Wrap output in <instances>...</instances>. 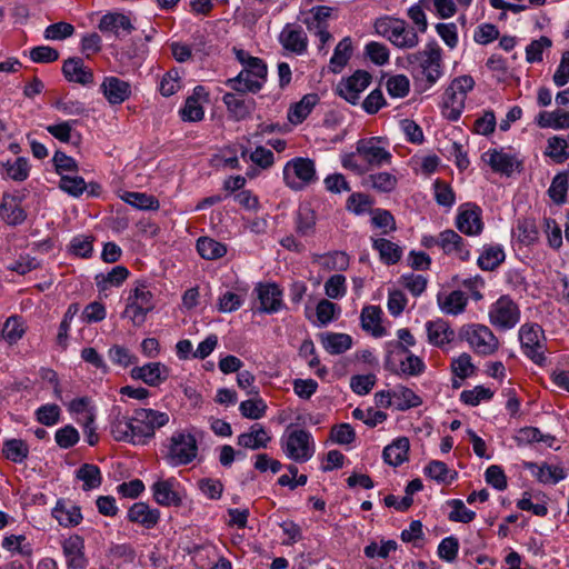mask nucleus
I'll list each match as a JSON object with an SVG mask.
<instances>
[{
	"label": "nucleus",
	"mask_w": 569,
	"mask_h": 569,
	"mask_svg": "<svg viewBox=\"0 0 569 569\" xmlns=\"http://www.w3.org/2000/svg\"><path fill=\"white\" fill-rule=\"evenodd\" d=\"M64 77L72 82L88 86L93 82V73L91 69L84 66L80 58H70L62 66Z\"/></svg>",
	"instance_id": "2f4dec72"
},
{
	"label": "nucleus",
	"mask_w": 569,
	"mask_h": 569,
	"mask_svg": "<svg viewBox=\"0 0 569 569\" xmlns=\"http://www.w3.org/2000/svg\"><path fill=\"white\" fill-rule=\"evenodd\" d=\"M398 548V543L395 540H381V543L378 545L376 541L370 542L363 549V553L367 558L373 559L378 558H388L390 552L396 551Z\"/></svg>",
	"instance_id": "052dcab7"
},
{
	"label": "nucleus",
	"mask_w": 569,
	"mask_h": 569,
	"mask_svg": "<svg viewBox=\"0 0 569 569\" xmlns=\"http://www.w3.org/2000/svg\"><path fill=\"white\" fill-rule=\"evenodd\" d=\"M52 517L60 526L66 528L76 527L82 521L80 508L71 501L58 500L52 509Z\"/></svg>",
	"instance_id": "a878e982"
},
{
	"label": "nucleus",
	"mask_w": 569,
	"mask_h": 569,
	"mask_svg": "<svg viewBox=\"0 0 569 569\" xmlns=\"http://www.w3.org/2000/svg\"><path fill=\"white\" fill-rule=\"evenodd\" d=\"M481 214L482 211L477 204L470 202L463 203L458 209L456 227L467 236H478L483 229Z\"/></svg>",
	"instance_id": "2eb2a0df"
},
{
	"label": "nucleus",
	"mask_w": 569,
	"mask_h": 569,
	"mask_svg": "<svg viewBox=\"0 0 569 569\" xmlns=\"http://www.w3.org/2000/svg\"><path fill=\"white\" fill-rule=\"evenodd\" d=\"M267 408L264 400L256 397L242 401L239 406V411L247 419L258 420L266 415Z\"/></svg>",
	"instance_id": "13d9d810"
},
{
	"label": "nucleus",
	"mask_w": 569,
	"mask_h": 569,
	"mask_svg": "<svg viewBox=\"0 0 569 569\" xmlns=\"http://www.w3.org/2000/svg\"><path fill=\"white\" fill-rule=\"evenodd\" d=\"M0 218L9 226L21 224L26 218V211L21 207L18 196L4 193L0 203Z\"/></svg>",
	"instance_id": "b1692460"
},
{
	"label": "nucleus",
	"mask_w": 569,
	"mask_h": 569,
	"mask_svg": "<svg viewBox=\"0 0 569 569\" xmlns=\"http://www.w3.org/2000/svg\"><path fill=\"white\" fill-rule=\"evenodd\" d=\"M282 177L288 188L300 191L318 180L316 163L310 158H293L284 164Z\"/></svg>",
	"instance_id": "0eeeda50"
},
{
	"label": "nucleus",
	"mask_w": 569,
	"mask_h": 569,
	"mask_svg": "<svg viewBox=\"0 0 569 569\" xmlns=\"http://www.w3.org/2000/svg\"><path fill=\"white\" fill-rule=\"evenodd\" d=\"M525 468L543 485H556L567 476L561 467L546 462L540 465L536 462H525Z\"/></svg>",
	"instance_id": "393cba45"
},
{
	"label": "nucleus",
	"mask_w": 569,
	"mask_h": 569,
	"mask_svg": "<svg viewBox=\"0 0 569 569\" xmlns=\"http://www.w3.org/2000/svg\"><path fill=\"white\" fill-rule=\"evenodd\" d=\"M197 250L199 254L207 260H216L227 253V247L223 243L209 237L198 239Z\"/></svg>",
	"instance_id": "37998d69"
},
{
	"label": "nucleus",
	"mask_w": 569,
	"mask_h": 569,
	"mask_svg": "<svg viewBox=\"0 0 569 569\" xmlns=\"http://www.w3.org/2000/svg\"><path fill=\"white\" fill-rule=\"evenodd\" d=\"M254 291L260 302L259 312L276 313L283 308L282 290L276 283H260Z\"/></svg>",
	"instance_id": "a211bd4d"
},
{
	"label": "nucleus",
	"mask_w": 569,
	"mask_h": 569,
	"mask_svg": "<svg viewBox=\"0 0 569 569\" xmlns=\"http://www.w3.org/2000/svg\"><path fill=\"white\" fill-rule=\"evenodd\" d=\"M372 77L365 70H357L350 77L342 78L337 87L336 92L339 97L351 104H357L360 94L370 86Z\"/></svg>",
	"instance_id": "4468645a"
},
{
	"label": "nucleus",
	"mask_w": 569,
	"mask_h": 569,
	"mask_svg": "<svg viewBox=\"0 0 569 569\" xmlns=\"http://www.w3.org/2000/svg\"><path fill=\"white\" fill-rule=\"evenodd\" d=\"M128 276L129 270L124 266H116L108 272L98 273L94 280L99 290L104 291L121 286Z\"/></svg>",
	"instance_id": "e433bc0d"
},
{
	"label": "nucleus",
	"mask_w": 569,
	"mask_h": 569,
	"mask_svg": "<svg viewBox=\"0 0 569 569\" xmlns=\"http://www.w3.org/2000/svg\"><path fill=\"white\" fill-rule=\"evenodd\" d=\"M279 42L283 49L303 54L308 48V37L300 26L287 23L279 34Z\"/></svg>",
	"instance_id": "aec40b11"
},
{
	"label": "nucleus",
	"mask_w": 569,
	"mask_h": 569,
	"mask_svg": "<svg viewBox=\"0 0 569 569\" xmlns=\"http://www.w3.org/2000/svg\"><path fill=\"white\" fill-rule=\"evenodd\" d=\"M373 27L379 36L386 38L399 49H413L420 42L416 29L403 19L390 16L381 17L375 21Z\"/></svg>",
	"instance_id": "7ed1b4c3"
},
{
	"label": "nucleus",
	"mask_w": 569,
	"mask_h": 569,
	"mask_svg": "<svg viewBox=\"0 0 569 569\" xmlns=\"http://www.w3.org/2000/svg\"><path fill=\"white\" fill-rule=\"evenodd\" d=\"M407 69L421 90L431 89L445 74L442 49L435 41L428 42L422 50L409 53Z\"/></svg>",
	"instance_id": "f03ea898"
},
{
	"label": "nucleus",
	"mask_w": 569,
	"mask_h": 569,
	"mask_svg": "<svg viewBox=\"0 0 569 569\" xmlns=\"http://www.w3.org/2000/svg\"><path fill=\"white\" fill-rule=\"evenodd\" d=\"M62 552L68 569H86L88 559L84 555V540L79 535H71L62 543Z\"/></svg>",
	"instance_id": "f3484780"
},
{
	"label": "nucleus",
	"mask_w": 569,
	"mask_h": 569,
	"mask_svg": "<svg viewBox=\"0 0 569 569\" xmlns=\"http://www.w3.org/2000/svg\"><path fill=\"white\" fill-rule=\"evenodd\" d=\"M325 293L330 299H341L347 293V279L343 274L336 273L325 282Z\"/></svg>",
	"instance_id": "bf43d9fd"
},
{
	"label": "nucleus",
	"mask_w": 569,
	"mask_h": 569,
	"mask_svg": "<svg viewBox=\"0 0 569 569\" xmlns=\"http://www.w3.org/2000/svg\"><path fill=\"white\" fill-rule=\"evenodd\" d=\"M1 546L11 553H18L26 558L32 555V546L23 535H10L4 537Z\"/></svg>",
	"instance_id": "8fccbe9b"
},
{
	"label": "nucleus",
	"mask_w": 569,
	"mask_h": 569,
	"mask_svg": "<svg viewBox=\"0 0 569 569\" xmlns=\"http://www.w3.org/2000/svg\"><path fill=\"white\" fill-rule=\"evenodd\" d=\"M120 198L126 203L140 210H156L159 208V201L153 196L143 192L124 191Z\"/></svg>",
	"instance_id": "49530a36"
},
{
	"label": "nucleus",
	"mask_w": 569,
	"mask_h": 569,
	"mask_svg": "<svg viewBox=\"0 0 569 569\" xmlns=\"http://www.w3.org/2000/svg\"><path fill=\"white\" fill-rule=\"evenodd\" d=\"M519 340L523 353L537 365L546 360V338L542 328L537 323H525L519 329Z\"/></svg>",
	"instance_id": "9b49d317"
},
{
	"label": "nucleus",
	"mask_w": 569,
	"mask_h": 569,
	"mask_svg": "<svg viewBox=\"0 0 569 569\" xmlns=\"http://www.w3.org/2000/svg\"><path fill=\"white\" fill-rule=\"evenodd\" d=\"M332 9L328 6H317L309 10L308 17L303 19V23L308 30L328 27V19L330 18Z\"/></svg>",
	"instance_id": "5fc2aeb1"
},
{
	"label": "nucleus",
	"mask_w": 569,
	"mask_h": 569,
	"mask_svg": "<svg viewBox=\"0 0 569 569\" xmlns=\"http://www.w3.org/2000/svg\"><path fill=\"white\" fill-rule=\"evenodd\" d=\"M76 477L83 482L82 488L86 491L98 488L102 481L100 469L91 463L82 465L77 470Z\"/></svg>",
	"instance_id": "09e8293b"
},
{
	"label": "nucleus",
	"mask_w": 569,
	"mask_h": 569,
	"mask_svg": "<svg viewBox=\"0 0 569 569\" xmlns=\"http://www.w3.org/2000/svg\"><path fill=\"white\" fill-rule=\"evenodd\" d=\"M490 323L500 329H512L520 320V310L509 297L502 296L489 307Z\"/></svg>",
	"instance_id": "ddd939ff"
},
{
	"label": "nucleus",
	"mask_w": 569,
	"mask_h": 569,
	"mask_svg": "<svg viewBox=\"0 0 569 569\" xmlns=\"http://www.w3.org/2000/svg\"><path fill=\"white\" fill-rule=\"evenodd\" d=\"M382 311L377 306H367L361 311V326L362 329L371 332L375 337H382L386 335L385 328L381 326Z\"/></svg>",
	"instance_id": "c9c22d12"
},
{
	"label": "nucleus",
	"mask_w": 569,
	"mask_h": 569,
	"mask_svg": "<svg viewBox=\"0 0 569 569\" xmlns=\"http://www.w3.org/2000/svg\"><path fill=\"white\" fill-rule=\"evenodd\" d=\"M409 440L406 437H400L388 445L382 452L386 463L398 467L408 459Z\"/></svg>",
	"instance_id": "473e14b6"
},
{
	"label": "nucleus",
	"mask_w": 569,
	"mask_h": 569,
	"mask_svg": "<svg viewBox=\"0 0 569 569\" xmlns=\"http://www.w3.org/2000/svg\"><path fill=\"white\" fill-rule=\"evenodd\" d=\"M321 342L329 353L340 355L351 348L352 338L347 333L328 332L322 335Z\"/></svg>",
	"instance_id": "4c0bfd02"
},
{
	"label": "nucleus",
	"mask_w": 569,
	"mask_h": 569,
	"mask_svg": "<svg viewBox=\"0 0 569 569\" xmlns=\"http://www.w3.org/2000/svg\"><path fill=\"white\" fill-rule=\"evenodd\" d=\"M505 260V251L500 246L485 248L478 258V266L486 271L496 269Z\"/></svg>",
	"instance_id": "603ef678"
},
{
	"label": "nucleus",
	"mask_w": 569,
	"mask_h": 569,
	"mask_svg": "<svg viewBox=\"0 0 569 569\" xmlns=\"http://www.w3.org/2000/svg\"><path fill=\"white\" fill-rule=\"evenodd\" d=\"M280 445L284 456L298 463L309 461L316 452L312 435L303 429L287 431L281 437Z\"/></svg>",
	"instance_id": "423d86ee"
},
{
	"label": "nucleus",
	"mask_w": 569,
	"mask_h": 569,
	"mask_svg": "<svg viewBox=\"0 0 569 569\" xmlns=\"http://www.w3.org/2000/svg\"><path fill=\"white\" fill-rule=\"evenodd\" d=\"M470 76L455 78L443 92L441 110L446 119L457 121L465 110L468 93L473 89Z\"/></svg>",
	"instance_id": "20e7f679"
},
{
	"label": "nucleus",
	"mask_w": 569,
	"mask_h": 569,
	"mask_svg": "<svg viewBox=\"0 0 569 569\" xmlns=\"http://www.w3.org/2000/svg\"><path fill=\"white\" fill-rule=\"evenodd\" d=\"M485 161L496 172L510 176L519 166L515 156L502 150L491 149L483 154Z\"/></svg>",
	"instance_id": "cd10ccee"
},
{
	"label": "nucleus",
	"mask_w": 569,
	"mask_h": 569,
	"mask_svg": "<svg viewBox=\"0 0 569 569\" xmlns=\"http://www.w3.org/2000/svg\"><path fill=\"white\" fill-rule=\"evenodd\" d=\"M439 248L448 254L466 261L470 257V251L465 244L463 239L453 230L447 229L439 233Z\"/></svg>",
	"instance_id": "5701e85b"
},
{
	"label": "nucleus",
	"mask_w": 569,
	"mask_h": 569,
	"mask_svg": "<svg viewBox=\"0 0 569 569\" xmlns=\"http://www.w3.org/2000/svg\"><path fill=\"white\" fill-rule=\"evenodd\" d=\"M461 337L467 340L471 349L482 356L495 353L499 341L493 332L485 325L471 323L461 328Z\"/></svg>",
	"instance_id": "f8f14e48"
},
{
	"label": "nucleus",
	"mask_w": 569,
	"mask_h": 569,
	"mask_svg": "<svg viewBox=\"0 0 569 569\" xmlns=\"http://www.w3.org/2000/svg\"><path fill=\"white\" fill-rule=\"evenodd\" d=\"M130 376L150 387H158L168 379L169 369L161 362H149L141 367H134L130 371Z\"/></svg>",
	"instance_id": "412c9836"
},
{
	"label": "nucleus",
	"mask_w": 569,
	"mask_h": 569,
	"mask_svg": "<svg viewBox=\"0 0 569 569\" xmlns=\"http://www.w3.org/2000/svg\"><path fill=\"white\" fill-rule=\"evenodd\" d=\"M98 28L102 32H110L116 36H119L121 30L130 33L133 29L130 19L122 13L104 14L100 19Z\"/></svg>",
	"instance_id": "f704fd0d"
},
{
	"label": "nucleus",
	"mask_w": 569,
	"mask_h": 569,
	"mask_svg": "<svg viewBox=\"0 0 569 569\" xmlns=\"http://www.w3.org/2000/svg\"><path fill=\"white\" fill-rule=\"evenodd\" d=\"M410 81L405 74H397L388 79L387 91L392 98H403L409 93Z\"/></svg>",
	"instance_id": "774afa93"
},
{
	"label": "nucleus",
	"mask_w": 569,
	"mask_h": 569,
	"mask_svg": "<svg viewBox=\"0 0 569 569\" xmlns=\"http://www.w3.org/2000/svg\"><path fill=\"white\" fill-rule=\"evenodd\" d=\"M387 147V141L380 137H371L357 141V154L367 168V172L371 169L391 163L392 154Z\"/></svg>",
	"instance_id": "1a4fd4ad"
},
{
	"label": "nucleus",
	"mask_w": 569,
	"mask_h": 569,
	"mask_svg": "<svg viewBox=\"0 0 569 569\" xmlns=\"http://www.w3.org/2000/svg\"><path fill=\"white\" fill-rule=\"evenodd\" d=\"M169 413L151 408H138L132 416L121 413L120 408L111 411L110 433L116 441L133 446L147 445L156 430L169 423Z\"/></svg>",
	"instance_id": "f257e3e1"
},
{
	"label": "nucleus",
	"mask_w": 569,
	"mask_h": 569,
	"mask_svg": "<svg viewBox=\"0 0 569 569\" xmlns=\"http://www.w3.org/2000/svg\"><path fill=\"white\" fill-rule=\"evenodd\" d=\"M316 227V213L309 207H301L296 217V231L302 237L313 233Z\"/></svg>",
	"instance_id": "6e6d98bb"
},
{
	"label": "nucleus",
	"mask_w": 569,
	"mask_h": 569,
	"mask_svg": "<svg viewBox=\"0 0 569 569\" xmlns=\"http://www.w3.org/2000/svg\"><path fill=\"white\" fill-rule=\"evenodd\" d=\"M426 331L429 343L442 348L455 339V331L443 319L428 321Z\"/></svg>",
	"instance_id": "c756f323"
},
{
	"label": "nucleus",
	"mask_w": 569,
	"mask_h": 569,
	"mask_svg": "<svg viewBox=\"0 0 569 569\" xmlns=\"http://www.w3.org/2000/svg\"><path fill=\"white\" fill-rule=\"evenodd\" d=\"M271 441L270 433L260 425H253L249 431L238 436L237 443L250 450H259L268 447Z\"/></svg>",
	"instance_id": "c85d7f7f"
},
{
	"label": "nucleus",
	"mask_w": 569,
	"mask_h": 569,
	"mask_svg": "<svg viewBox=\"0 0 569 569\" xmlns=\"http://www.w3.org/2000/svg\"><path fill=\"white\" fill-rule=\"evenodd\" d=\"M398 180L395 174L386 171L369 174L365 179V186L381 193H389L397 187Z\"/></svg>",
	"instance_id": "a19ab883"
},
{
	"label": "nucleus",
	"mask_w": 569,
	"mask_h": 569,
	"mask_svg": "<svg viewBox=\"0 0 569 569\" xmlns=\"http://www.w3.org/2000/svg\"><path fill=\"white\" fill-rule=\"evenodd\" d=\"M128 519L146 529H151L159 522L160 512L158 509L150 508L144 502H136L128 510Z\"/></svg>",
	"instance_id": "7c9ffc66"
},
{
	"label": "nucleus",
	"mask_w": 569,
	"mask_h": 569,
	"mask_svg": "<svg viewBox=\"0 0 569 569\" xmlns=\"http://www.w3.org/2000/svg\"><path fill=\"white\" fill-rule=\"evenodd\" d=\"M372 247L379 252L380 259L387 264L397 263L401 259L402 249L388 239H373Z\"/></svg>",
	"instance_id": "ea45409f"
},
{
	"label": "nucleus",
	"mask_w": 569,
	"mask_h": 569,
	"mask_svg": "<svg viewBox=\"0 0 569 569\" xmlns=\"http://www.w3.org/2000/svg\"><path fill=\"white\" fill-rule=\"evenodd\" d=\"M437 303L440 311L449 316L461 315L468 305V297L461 290H453L448 293H439Z\"/></svg>",
	"instance_id": "bb28decb"
},
{
	"label": "nucleus",
	"mask_w": 569,
	"mask_h": 569,
	"mask_svg": "<svg viewBox=\"0 0 569 569\" xmlns=\"http://www.w3.org/2000/svg\"><path fill=\"white\" fill-rule=\"evenodd\" d=\"M518 240L525 244L530 246L538 241L539 231L533 220L523 219L519 220L516 227Z\"/></svg>",
	"instance_id": "4d7b16f0"
},
{
	"label": "nucleus",
	"mask_w": 569,
	"mask_h": 569,
	"mask_svg": "<svg viewBox=\"0 0 569 569\" xmlns=\"http://www.w3.org/2000/svg\"><path fill=\"white\" fill-rule=\"evenodd\" d=\"M319 102V97L316 93H308L301 100L290 107L288 111V120L292 124H299L311 113L312 109Z\"/></svg>",
	"instance_id": "72a5a7b5"
},
{
	"label": "nucleus",
	"mask_w": 569,
	"mask_h": 569,
	"mask_svg": "<svg viewBox=\"0 0 569 569\" xmlns=\"http://www.w3.org/2000/svg\"><path fill=\"white\" fill-rule=\"evenodd\" d=\"M222 100L237 121L247 118L251 112L252 101L246 100L237 93H226Z\"/></svg>",
	"instance_id": "58836bf2"
},
{
	"label": "nucleus",
	"mask_w": 569,
	"mask_h": 569,
	"mask_svg": "<svg viewBox=\"0 0 569 569\" xmlns=\"http://www.w3.org/2000/svg\"><path fill=\"white\" fill-rule=\"evenodd\" d=\"M393 406L401 411L415 408L421 405V398L411 389L398 386L393 389Z\"/></svg>",
	"instance_id": "a18cd8bd"
},
{
	"label": "nucleus",
	"mask_w": 569,
	"mask_h": 569,
	"mask_svg": "<svg viewBox=\"0 0 569 569\" xmlns=\"http://www.w3.org/2000/svg\"><path fill=\"white\" fill-rule=\"evenodd\" d=\"M59 188L72 197H80L87 188L86 181L79 176L62 174Z\"/></svg>",
	"instance_id": "0e129e2a"
},
{
	"label": "nucleus",
	"mask_w": 569,
	"mask_h": 569,
	"mask_svg": "<svg viewBox=\"0 0 569 569\" xmlns=\"http://www.w3.org/2000/svg\"><path fill=\"white\" fill-rule=\"evenodd\" d=\"M100 91L112 106L123 103L132 93L130 82L113 76L103 79L100 84Z\"/></svg>",
	"instance_id": "6ab92c4d"
},
{
	"label": "nucleus",
	"mask_w": 569,
	"mask_h": 569,
	"mask_svg": "<svg viewBox=\"0 0 569 569\" xmlns=\"http://www.w3.org/2000/svg\"><path fill=\"white\" fill-rule=\"evenodd\" d=\"M74 33V27L71 23L60 21L48 26L43 31L46 40L60 41L70 38Z\"/></svg>",
	"instance_id": "680f3d73"
},
{
	"label": "nucleus",
	"mask_w": 569,
	"mask_h": 569,
	"mask_svg": "<svg viewBox=\"0 0 569 569\" xmlns=\"http://www.w3.org/2000/svg\"><path fill=\"white\" fill-rule=\"evenodd\" d=\"M545 154L557 163L565 162L569 158V150L565 137H550L547 141Z\"/></svg>",
	"instance_id": "864d4df0"
},
{
	"label": "nucleus",
	"mask_w": 569,
	"mask_h": 569,
	"mask_svg": "<svg viewBox=\"0 0 569 569\" xmlns=\"http://www.w3.org/2000/svg\"><path fill=\"white\" fill-rule=\"evenodd\" d=\"M569 183L565 174H557L548 189V194L557 204L566 202Z\"/></svg>",
	"instance_id": "e2e57ef3"
},
{
	"label": "nucleus",
	"mask_w": 569,
	"mask_h": 569,
	"mask_svg": "<svg viewBox=\"0 0 569 569\" xmlns=\"http://www.w3.org/2000/svg\"><path fill=\"white\" fill-rule=\"evenodd\" d=\"M198 455L197 440L193 435L177 431L170 437L167 462L172 467L184 466L192 462Z\"/></svg>",
	"instance_id": "6e6552de"
},
{
	"label": "nucleus",
	"mask_w": 569,
	"mask_h": 569,
	"mask_svg": "<svg viewBox=\"0 0 569 569\" xmlns=\"http://www.w3.org/2000/svg\"><path fill=\"white\" fill-rule=\"evenodd\" d=\"M267 79V66L258 58L251 60V63L246 66L239 74L228 80V84L239 92H258L264 84Z\"/></svg>",
	"instance_id": "9d476101"
},
{
	"label": "nucleus",
	"mask_w": 569,
	"mask_h": 569,
	"mask_svg": "<svg viewBox=\"0 0 569 569\" xmlns=\"http://www.w3.org/2000/svg\"><path fill=\"white\" fill-rule=\"evenodd\" d=\"M153 309L154 299L147 281H137L129 292L122 316L129 318L134 326L140 327L144 323L147 315Z\"/></svg>",
	"instance_id": "39448f33"
},
{
	"label": "nucleus",
	"mask_w": 569,
	"mask_h": 569,
	"mask_svg": "<svg viewBox=\"0 0 569 569\" xmlns=\"http://www.w3.org/2000/svg\"><path fill=\"white\" fill-rule=\"evenodd\" d=\"M352 417L357 420H361L368 427L373 428L387 419V413L380 410H375L373 408H356L352 411Z\"/></svg>",
	"instance_id": "338daca9"
},
{
	"label": "nucleus",
	"mask_w": 569,
	"mask_h": 569,
	"mask_svg": "<svg viewBox=\"0 0 569 569\" xmlns=\"http://www.w3.org/2000/svg\"><path fill=\"white\" fill-rule=\"evenodd\" d=\"M2 452L8 460L22 463L28 458L29 446L21 439H9L3 442Z\"/></svg>",
	"instance_id": "c03bdc74"
},
{
	"label": "nucleus",
	"mask_w": 569,
	"mask_h": 569,
	"mask_svg": "<svg viewBox=\"0 0 569 569\" xmlns=\"http://www.w3.org/2000/svg\"><path fill=\"white\" fill-rule=\"evenodd\" d=\"M152 496L160 506H179L182 501L180 483L176 478L159 479L151 486Z\"/></svg>",
	"instance_id": "dca6fc26"
},
{
	"label": "nucleus",
	"mask_w": 569,
	"mask_h": 569,
	"mask_svg": "<svg viewBox=\"0 0 569 569\" xmlns=\"http://www.w3.org/2000/svg\"><path fill=\"white\" fill-rule=\"evenodd\" d=\"M536 122L540 128L569 129V112L562 110L543 111L538 114Z\"/></svg>",
	"instance_id": "79ce46f5"
},
{
	"label": "nucleus",
	"mask_w": 569,
	"mask_h": 569,
	"mask_svg": "<svg viewBox=\"0 0 569 569\" xmlns=\"http://www.w3.org/2000/svg\"><path fill=\"white\" fill-rule=\"evenodd\" d=\"M552 46L551 40L548 37H540L537 40L531 41L526 48V59L528 62H540L542 61V53L546 49Z\"/></svg>",
	"instance_id": "69168bd1"
},
{
	"label": "nucleus",
	"mask_w": 569,
	"mask_h": 569,
	"mask_svg": "<svg viewBox=\"0 0 569 569\" xmlns=\"http://www.w3.org/2000/svg\"><path fill=\"white\" fill-rule=\"evenodd\" d=\"M208 100V93L204 88L197 86L193 93L186 99L184 106L180 110L183 121L196 122L203 119L204 110L202 102Z\"/></svg>",
	"instance_id": "4be33fe9"
},
{
	"label": "nucleus",
	"mask_w": 569,
	"mask_h": 569,
	"mask_svg": "<svg viewBox=\"0 0 569 569\" xmlns=\"http://www.w3.org/2000/svg\"><path fill=\"white\" fill-rule=\"evenodd\" d=\"M422 482L420 479L411 480L406 487V496L401 498L399 505H397V497L393 495H388L385 498V505L387 507H395L397 510H407L412 505V495L420 491L422 489Z\"/></svg>",
	"instance_id": "3c124183"
},
{
	"label": "nucleus",
	"mask_w": 569,
	"mask_h": 569,
	"mask_svg": "<svg viewBox=\"0 0 569 569\" xmlns=\"http://www.w3.org/2000/svg\"><path fill=\"white\" fill-rule=\"evenodd\" d=\"M352 53L351 39L349 37L343 38L336 46L333 54L330 59V68L333 72H339L348 63Z\"/></svg>",
	"instance_id": "de8ad7c7"
}]
</instances>
